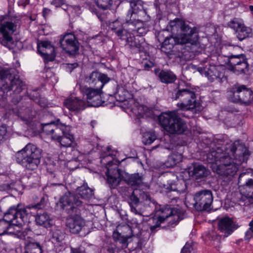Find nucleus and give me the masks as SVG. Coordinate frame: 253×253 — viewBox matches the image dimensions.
<instances>
[{"instance_id": "nucleus-21", "label": "nucleus", "mask_w": 253, "mask_h": 253, "mask_svg": "<svg viewBox=\"0 0 253 253\" xmlns=\"http://www.w3.org/2000/svg\"><path fill=\"white\" fill-rule=\"evenodd\" d=\"M133 235V231L127 224L119 226L117 231L114 232L113 237L123 244H126L128 238Z\"/></svg>"}, {"instance_id": "nucleus-20", "label": "nucleus", "mask_w": 253, "mask_h": 253, "mask_svg": "<svg viewBox=\"0 0 253 253\" xmlns=\"http://www.w3.org/2000/svg\"><path fill=\"white\" fill-rule=\"evenodd\" d=\"M236 228L232 219L228 217H222L218 220V229L225 237L231 234Z\"/></svg>"}, {"instance_id": "nucleus-13", "label": "nucleus", "mask_w": 253, "mask_h": 253, "mask_svg": "<svg viewBox=\"0 0 253 253\" xmlns=\"http://www.w3.org/2000/svg\"><path fill=\"white\" fill-rule=\"evenodd\" d=\"M194 206L197 211L209 209L213 201L212 192L209 190H203L196 192L194 196Z\"/></svg>"}, {"instance_id": "nucleus-43", "label": "nucleus", "mask_w": 253, "mask_h": 253, "mask_svg": "<svg viewBox=\"0 0 253 253\" xmlns=\"http://www.w3.org/2000/svg\"><path fill=\"white\" fill-rule=\"evenodd\" d=\"M42 249L39 243H31L27 247L25 253H42Z\"/></svg>"}, {"instance_id": "nucleus-44", "label": "nucleus", "mask_w": 253, "mask_h": 253, "mask_svg": "<svg viewBox=\"0 0 253 253\" xmlns=\"http://www.w3.org/2000/svg\"><path fill=\"white\" fill-rule=\"evenodd\" d=\"M182 155L178 153H174L168 158V162L170 163V166H174L182 161Z\"/></svg>"}, {"instance_id": "nucleus-15", "label": "nucleus", "mask_w": 253, "mask_h": 253, "mask_svg": "<svg viewBox=\"0 0 253 253\" xmlns=\"http://www.w3.org/2000/svg\"><path fill=\"white\" fill-rule=\"evenodd\" d=\"M101 88L93 87L84 88V92L86 95V99L88 104L91 106L97 107L101 105L100 94L102 92Z\"/></svg>"}, {"instance_id": "nucleus-25", "label": "nucleus", "mask_w": 253, "mask_h": 253, "mask_svg": "<svg viewBox=\"0 0 253 253\" xmlns=\"http://www.w3.org/2000/svg\"><path fill=\"white\" fill-rule=\"evenodd\" d=\"M36 112L29 108H21L19 110L18 116L25 124L30 125L35 121Z\"/></svg>"}, {"instance_id": "nucleus-40", "label": "nucleus", "mask_w": 253, "mask_h": 253, "mask_svg": "<svg viewBox=\"0 0 253 253\" xmlns=\"http://www.w3.org/2000/svg\"><path fill=\"white\" fill-rule=\"evenodd\" d=\"M249 65L247 63V59L242 61L240 64L234 67V68L232 69L233 72L237 74H240L242 73H245L248 71Z\"/></svg>"}, {"instance_id": "nucleus-29", "label": "nucleus", "mask_w": 253, "mask_h": 253, "mask_svg": "<svg viewBox=\"0 0 253 253\" xmlns=\"http://www.w3.org/2000/svg\"><path fill=\"white\" fill-rule=\"evenodd\" d=\"M163 187L166 189L169 190V196L171 197L172 195L171 192H177V193H183L186 189L185 182L183 180H177L174 183H169L167 184L164 183Z\"/></svg>"}, {"instance_id": "nucleus-38", "label": "nucleus", "mask_w": 253, "mask_h": 253, "mask_svg": "<svg viewBox=\"0 0 253 253\" xmlns=\"http://www.w3.org/2000/svg\"><path fill=\"white\" fill-rule=\"evenodd\" d=\"M237 37L240 41L250 37L252 34V30L243 25L236 32Z\"/></svg>"}, {"instance_id": "nucleus-22", "label": "nucleus", "mask_w": 253, "mask_h": 253, "mask_svg": "<svg viewBox=\"0 0 253 253\" xmlns=\"http://www.w3.org/2000/svg\"><path fill=\"white\" fill-rule=\"evenodd\" d=\"M64 105L75 113H78L84 110L86 106L85 101L78 97L66 99L64 102Z\"/></svg>"}, {"instance_id": "nucleus-32", "label": "nucleus", "mask_w": 253, "mask_h": 253, "mask_svg": "<svg viewBox=\"0 0 253 253\" xmlns=\"http://www.w3.org/2000/svg\"><path fill=\"white\" fill-rule=\"evenodd\" d=\"M132 111L138 117H143L145 116L148 117L151 115L152 111L146 106L139 105L138 103H135L134 106L131 108Z\"/></svg>"}, {"instance_id": "nucleus-60", "label": "nucleus", "mask_w": 253, "mask_h": 253, "mask_svg": "<svg viewBox=\"0 0 253 253\" xmlns=\"http://www.w3.org/2000/svg\"><path fill=\"white\" fill-rule=\"evenodd\" d=\"M249 9L251 11L253 12V5H250L249 6Z\"/></svg>"}, {"instance_id": "nucleus-51", "label": "nucleus", "mask_w": 253, "mask_h": 253, "mask_svg": "<svg viewBox=\"0 0 253 253\" xmlns=\"http://www.w3.org/2000/svg\"><path fill=\"white\" fill-rule=\"evenodd\" d=\"M170 203H171L170 206H174L176 204L177 206H179V204L181 203V202L178 197L175 196L171 199Z\"/></svg>"}, {"instance_id": "nucleus-34", "label": "nucleus", "mask_w": 253, "mask_h": 253, "mask_svg": "<svg viewBox=\"0 0 253 253\" xmlns=\"http://www.w3.org/2000/svg\"><path fill=\"white\" fill-rule=\"evenodd\" d=\"M36 221L37 224L46 228L50 227L52 225V220L49 215L45 212L37 214L36 216Z\"/></svg>"}, {"instance_id": "nucleus-7", "label": "nucleus", "mask_w": 253, "mask_h": 253, "mask_svg": "<svg viewBox=\"0 0 253 253\" xmlns=\"http://www.w3.org/2000/svg\"><path fill=\"white\" fill-rule=\"evenodd\" d=\"M176 111H169L162 113L158 119L162 127L171 134L182 133L187 127L186 124L182 121L178 115L186 117Z\"/></svg>"}, {"instance_id": "nucleus-2", "label": "nucleus", "mask_w": 253, "mask_h": 253, "mask_svg": "<svg viewBox=\"0 0 253 253\" xmlns=\"http://www.w3.org/2000/svg\"><path fill=\"white\" fill-rule=\"evenodd\" d=\"M101 161L102 163L106 165L107 181L113 188H116L122 179L131 186H139L143 183V177L142 174L122 173L121 170L117 168L120 161L114 159L113 155L109 154L103 157Z\"/></svg>"}, {"instance_id": "nucleus-26", "label": "nucleus", "mask_w": 253, "mask_h": 253, "mask_svg": "<svg viewBox=\"0 0 253 253\" xmlns=\"http://www.w3.org/2000/svg\"><path fill=\"white\" fill-rule=\"evenodd\" d=\"M130 9L128 11L127 19H136L138 17L136 14L139 12L145 13L143 6V2L141 0H132L130 1Z\"/></svg>"}, {"instance_id": "nucleus-59", "label": "nucleus", "mask_w": 253, "mask_h": 253, "mask_svg": "<svg viewBox=\"0 0 253 253\" xmlns=\"http://www.w3.org/2000/svg\"><path fill=\"white\" fill-rule=\"evenodd\" d=\"M96 124V122L95 121H92L90 123V125L92 128L94 127V126Z\"/></svg>"}, {"instance_id": "nucleus-18", "label": "nucleus", "mask_w": 253, "mask_h": 253, "mask_svg": "<svg viewBox=\"0 0 253 253\" xmlns=\"http://www.w3.org/2000/svg\"><path fill=\"white\" fill-rule=\"evenodd\" d=\"M85 225L84 219L78 215L72 216L67 220L66 226L71 233H79Z\"/></svg>"}, {"instance_id": "nucleus-52", "label": "nucleus", "mask_w": 253, "mask_h": 253, "mask_svg": "<svg viewBox=\"0 0 253 253\" xmlns=\"http://www.w3.org/2000/svg\"><path fill=\"white\" fill-rule=\"evenodd\" d=\"M51 3L54 5L55 7H59L64 3V0H53Z\"/></svg>"}, {"instance_id": "nucleus-55", "label": "nucleus", "mask_w": 253, "mask_h": 253, "mask_svg": "<svg viewBox=\"0 0 253 253\" xmlns=\"http://www.w3.org/2000/svg\"><path fill=\"white\" fill-rule=\"evenodd\" d=\"M253 236V232L251 231L250 229L247 230L245 233V239L246 240H250Z\"/></svg>"}, {"instance_id": "nucleus-28", "label": "nucleus", "mask_w": 253, "mask_h": 253, "mask_svg": "<svg viewBox=\"0 0 253 253\" xmlns=\"http://www.w3.org/2000/svg\"><path fill=\"white\" fill-rule=\"evenodd\" d=\"M155 73L159 79L163 83L169 84L173 83L177 79L176 76L170 70H155Z\"/></svg>"}, {"instance_id": "nucleus-58", "label": "nucleus", "mask_w": 253, "mask_h": 253, "mask_svg": "<svg viewBox=\"0 0 253 253\" xmlns=\"http://www.w3.org/2000/svg\"><path fill=\"white\" fill-rule=\"evenodd\" d=\"M50 11V10L48 8H44L43 9L42 13L43 15L45 17L46 14H47Z\"/></svg>"}, {"instance_id": "nucleus-50", "label": "nucleus", "mask_w": 253, "mask_h": 253, "mask_svg": "<svg viewBox=\"0 0 253 253\" xmlns=\"http://www.w3.org/2000/svg\"><path fill=\"white\" fill-rule=\"evenodd\" d=\"M192 250V246L190 244L187 243L182 248L181 253H191Z\"/></svg>"}, {"instance_id": "nucleus-35", "label": "nucleus", "mask_w": 253, "mask_h": 253, "mask_svg": "<svg viewBox=\"0 0 253 253\" xmlns=\"http://www.w3.org/2000/svg\"><path fill=\"white\" fill-rule=\"evenodd\" d=\"M110 28L121 39L123 37L126 36L127 33V31L124 29L122 22L118 20L115 21L110 24Z\"/></svg>"}, {"instance_id": "nucleus-9", "label": "nucleus", "mask_w": 253, "mask_h": 253, "mask_svg": "<svg viewBox=\"0 0 253 253\" xmlns=\"http://www.w3.org/2000/svg\"><path fill=\"white\" fill-rule=\"evenodd\" d=\"M43 198H42L40 203L29 206L26 208H20L19 205L17 207H11L4 213L3 219L13 226L22 225L27 220L28 211L27 209L31 208L35 209H41L44 207Z\"/></svg>"}, {"instance_id": "nucleus-46", "label": "nucleus", "mask_w": 253, "mask_h": 253, "mask_svg": "<svg viewBox=\"0 0 253 253\" xmlns=\"http://www.w3.org/2000/svg\"><path fill=\"white\" fill-rule=\"evenodd\" d=\"M253 204V193L249 195H243L240 201V205L244 206H247Z\"/></svg>"}, {"instance_id": "nucleus-54", "label": "nucleus", "mask_w": 253, "mask_h": 253, "mask_svg": "<svg viewBox=\"0 0 253 253\" xmlns=\"http://www.w3.org/2000/svg\"><path fill=\"white\" fill-rule=\"evenodd\" d=\"M71 253H85L84 250L81 248H71Z\"/></svg>"}, {"instance_id": "nucleus-27", "label": "nucleus", "mask_w": 253, "mask_h": 253, "mask_svg": "<svg viewBox=\"0 0 253 253\" xmlns=\"http://www.w3.org/2000/svg\"><path fill=\"white\" fill-rule=\"evenodd\" d=\"M188 173L190 176L194 177L198 179L207 176L209 173V170L203 165L194 164L192 168L188 169Z\"/></svg>"}, {"instance_id": "nucleus-6", "label": "nucleus", "mask_w": 253, "mask_h": 253, "mask_svg": "<svg viewBox=\"0 0 253 253\" xmlns=\"http://www.w3.org/2000/svg\"><path fill=\"white\" fill-rule=\"evenodd\" d=\"M16 162L29 170L36 169L41 163L42 150L29 143L15 154Z\"/></svg>"}, {"instance_id": "nucleus-24", "label": "nucleus", "mask_w": 253, "mask_h": 253, "mask_svg": "<svg viewBox=\"0 0 253 253\" xmlns=\"http://www.w3.org/2000/svg\"><path fill=\"white\" fill-rule=\"evenodd\" d=\"M54 140L59 142L61 146L68 147L72 146L74 141V137L68 132L67 127L64 126H62L61 134L58 135V138L55 139Z\"/></svg>"}, {"instance_id": "nucleus-23", "label": "nucleus", "mask_w": 253, "mask_h": 253, "mask_svg": "<svg viewBox=\"0 0 253 253\" xmlns=\"http://www.w3.org/2000/svg\"><path fill=\"white\" fill-rule=\"evenodd\" d=\"M63 125L58 126L54 122H50L42 125V131L46 135H49L54 140L58 138V135L61 134Z\"/></svg>"}, {"instance_id": "nucleus-30", "label": "nucleus", "mask_w": 253, "mask_h": 253, "mask_svg": "<svg viewBox=\"0 0 253 253\" xmlns=\"http://www.w3.org/2000/svg\"><path fill=\"white\" fill-rule=\"evenodd\" d=\"M38 51L42 56L54 55V48L50 42L44 41L38 44Z\"/></svg>"}, {"instance_id": "nucleus-42", "label": "nucleus", "mask_w": 253, "mask_h": 253, "mask_svg": "<svg viewBox=\"0 0 253 253\" xmlns=\"http://www.w3.org/2000/svg\"><path fill=\"white\" fill-rule=\"evenodd\" d=\"M156 139V136L154 132H146L142 137V142L145 145H150Z\"/></svg>"}, {"instance_id": "nucleus-57", "label": "nucleus", "mask_w": 253, "mask_h": 253, "mask_svg": "<svg viewBox=\"0 0 253 253\" xmlns=\"http://www.w3.org/2000/svg\"><path fill=\"white\" fill-rule=\"evenodd\" d=\"M246 185L250 188L253 189V179H250L246 182Z\"/></svg>"}, {"instance_id": "nucleus-48", "label": "nucleus", "mask_w": 253, "mask_h": 253, "mask_svg": "<svg viewBox=\"0 0 253 253\" xmlns=\"http://www.w3.org/2000/svg\"><path fill=\"white\" fill-rule=\"evenodd\" d=\"M7 132L6 127L4 125L0 126V142L3 141Z\"/></svg>"}, {"instance_id": "nucleus-41", "label": "nucleus", "mask_w": 253, "mask_h": 253, "mask_svg": "<svg viewBox=\"0 0 253 253\" xmlns=\"http://www.w3.org/2000/svg\"><path fill=\"white\" fill-rule=\"evenodd\" d=\"M98 7L102 10L110 9L113 1V0H95Z\"/></svg>"}, {"instance_id": "nucleus-16", "label": "nucleus", "mask_w": 253, "mask_h": 253, "mask_svg": "<svg viewBox=\"0 0 253 253\" xmlns=\"http://www.w3.org/2000/svg\"><path fill=\"white\" fill-rule=\"evenodd\" d=\"M109 81L110 79L106 75L93 71L90 74L87 82L91 87L102 89Z\"/></svg>"}, {"instance_id": "nucleus-56", "label": "nucleus", "mask_w": 253, "mask_h": 253, "mask_svg": "<svg viewBox=\"0 0 253 253\" xmlns=\"http://www.w3.org/2000/svg\"><path fill=\"white\" fill-rule=\"evenodd\" d=\"M39 105L42 107H45L47 105V101L44 98H40L39 101Z\"/></svg>"}, {"instance_id": "nucleus-47", "label": "nucleus", "mask_w": 253, "mask_h": 253, "mask_svg": "<svg viewBox=\"0 0 253 253\" xmlns=\"http://www.w3.org/2000/svg\"><path fill=\"white\" fill-rule=\"evenodd\" d=\"M64 67L67 72H71L74 69L76 68L78 66L77 63H67L64 65Z\"/></svg>"}, {"instance_id": "nucleus-17", "label": "nucleus", "mask_w": 253, "mask_h": 253, "mask_svg": "<svg viewBox=\"0 0 253 253\" xmlns=\"http://www.w3.org/2000/svg\"><path fill=\"white\" fill-rule=\"evenodd\" d=\"M147 198V195L144 192L139 190H134L130 196L128 200V204L130 207L131 211L136 214L143 215V212L140 208V203L138 195Z\"/></svg>"}, {"instance_id": "nucleus-5", "label": "nucleus", "mask_w": 253, "mask_h": 253, "mask_svg": "<svg viewBox=\"0 0 253 253\" xmlns=\"http://www.w3.org/2000/svg\"><path fill=\"white\" fill-rule=\"evenodd\" d=\"M183 214V211L180 209L170 206L161 208L157 211L154 217L150 219V229L154 231L165 221L168 222V227L173 228L182 219Z\"/></svg>"}, {"instance_id": "nucleus-39", "label": "nucleus", "mask_w": 253, "mask_h": 253, "mask_svg": "<svg viewBox=\"0 0 253 253\" xmlns=\"http://www.w3.org/2000/svg\"><path fill=\"white\" fill-rule=\"evenodd\" d=\"M246 59H247L245 58V55L243 54L230 56L228 58V63L231 70L234 68L235 66Z\"/></svg>"}, {"instance_id": "nucleus-14", "label": "nucleus", "mask_w": 253, "mask_h": 253, "mask_svg": "<svg viewBox=\"0 0 253 253\" xmlns=\"http://www.w3.org/2000/svg\"><path fill=\"white\" fill-rule=\"evenodd\" d=\"M60 44L63 49L70 55H75L78 52L79 43L72 34H67L61 38Z\"/></svg>"}, {"instance_id": "nucleus-12", "label": "nucleus", "mask_w": 253, "mask_h": 253, "mask_svg": "<svg viewBox=\"0 0 253 253\" xmlns=\"http://www.w3.org/2000/svg\"><path fill=\"white\" fill-rule=\"evenodd\" d=\"M18 23L17 19L7 20L5 17H0V43L1 44L7 46L12 42V36L16 31Z\"/></svg>"}, {"instance_id": "nucleus-4", "label": "nucleus", "mask_w": 253, "mask_h": 253, "mask_svg": "<svg viewBox=\"0 0 253 253\" xmlns=\"http://www.w3.org/2000/svg\"><path fill=\"white\" fill-rule=\"evenodd\" d=\"M76 191V194L67 192L60 198L59 201L62 208L77 212L78 208L83 207L84 201L89 200L94 195L93 190L86 183L78 187Z\"/></svg>"}, {"instance_id": "nucleus-53", "label": "nucleus", "mask_w": 253, "mask_h": 253, "mask_svg": "<svg viewBox=\"0 0 253 253\" xmlns=\"http://www.w3.org/2000/svg\"><path fill=\"white\" fill-rule=\"evenodd\" d=\"M143 66L146 70H148L149 68L154 66V63L150 61H146L142 62Z\"/></svg>"}, {"instance_id": "nucleus-11", "label": "nucleus", "mask_w": 253, "mask_h": 253, "mask_svg": "<svg viewBox=\"0 0 253 253\" xmlns=\"http://www.w3.org/2000/svg\"><path fill=\"white\" fill-rule=\"evenodd\" d=\"M175 100L179 99L181 103H178V107L183 111L191 110L197 107L195 93L187 88L179 89L172 95Z\"/></svg>"}, {"instance_id": "nucleus-31", "label": "nucleus", "mask_w": 253, "mask_h": 253, "mask_svg": "<svg viewBox=\"0 0 253 253\" xmlns=\"http://www.w3.org/2000/svg\"><path fill=\"white\" fill-rule=\"evenodd\" d=\"M49 235L50 240L54 244L62 242L66 236L65 233L57 227H54L51 229Z\"/></svg>"}, {"instance_id": "nucleus-36", "label": "nucleus", "mask_w": 253, "mask_h": 253, "mask_svg": "<svg viewBox=\"0 0 253 253\" xmlns=\"http://www.w3.org/2000/svg\"><path fill=\"white\" fill-rule=\"evenodd\" d=\"M126 42L129 47L132 49H135L139 52L143 50L144 48L140 43V41L134 36L130 35L129 37H127Z\"/></svg>"}, {"instance_id": "nucleus-19", "label": "nucleus", "mask_w": 253, "mask_h": 253, "mask_svg": "<svg viewBox=\"0 0 253 253\" xmlns=\"http://www.w3.org/2000/svg\"><path fill=\"white\" fill-rule=\"evenodd\" d=\"M198 71L211 82L215 80L219 82L223 76L222 74L219 71L218 67L213 65H209V67H206L204 68L199 67Z\"/></svg>"}, {"instance_id": "nucleus-8", "label": "nucleus", "mask_w": 253, "mask_h": 253, "mask_svg": "<svg viewBox=\"0 0 253 253\" xmlns=\"http://www.w3.org/2000/svg\"><path fill=\"white\" fill-rule=\"evenodd\" d=\"M0 80L2 84L0 87V101L7 97L8 92L13 90L15 94H19L24 88V83L18 78L13 76L9 70L0 69Z\"/></svg>"}, {"instance_id": "nucleus-1", "label": "nucleus", "mask_w": 253, "mask_h": 253, "mask_svg": "<svg viewBox=\"0 0 253 253\" xmlns=\"http://www.w3.org/2000/svg\"><path fill=\"white\" fill-rule=\"evenodd\" d=\"M239 143H232L224 150L218 148L207 155L209 162L214 164L212 166L213 170L225 180H231L238 170V165L234 162V159L236 158L235 153Z\"/></svg>"}, {"instance_id": "nucleus-45", "label": "nucleus", "mask_w": 253, "mask_h": 253, "mask_svg": "<svg viewBox=\"0 0 253 253\" xmlns=\"http://www.w3.org/2000/svg\"><path fill=\"white\" fill-rule=\"evenodd\" d=\"M241 20L234 18L228 23V26L236 31L243 25Z\"/></svg>"}, {"instance_id": "nucleus-33", "label": "nucleus", "mask_w": 253, "mask_h": 253, "mask_svg": "<svg viewBox=\"0 0 253 253\" xmlns=\"http://www.w3.org/2000/svg\"><path fill=\"white\" fill-rule=\"evenodd\" d=\"M127 23L135 27H136V25H140V27H137L136 29H132L133 31H135L138 34V36H143L148 31V29L144 26L143 23L139 20L134 19H127Z\"/></svg>"}, {"instance_id": "nucleus-37", "label": "nucleus", "mask_w": 253, "mask_h": 253, "mask_svg": "<svg viewBox=\"0 0 253 253\" xmlns=\"http://www.w3.org/2000/svg\"><path fill=\"white\" fill-rule=\"evenodd\" d=\"M16 234L13 226L4 219L0 220V236L5 234Z\"/></svg>"}, {"instance_id": "nucleus-61", "label": "nucleus", "mask_w": 253, "mask_h": 253, "mask_svg": "<svg viewBox=\"0 0 253 253\" xmlns=\"http://www.w3.org/2000/svg\"><path fill=\"white\" fill-rule=\"evenodd\" d=\"M134 28L133 29H136V27H140V25H136V27H135V26H134Z\"/></svg>"}, {"instance_id": "nucleus-49", "label": "nucleus", "mask_w": 253, "mask_h": 253, "mask_svg": "<svg viewBox=\"0 0 253 253\" xmlns=\"http://www.w3.org/2000/svg\"><path fill=\"white\" fill-rule=\"evenodd\" d=\"M173 47H172L171 45H165L164 43L161 46V50L162 52L168 54L172 50Z\"/></svg>"}, {"instance_id": "nucleus-10", "label": "nucleus", "mask_w": 253, "mask_h": 253, "mask_svg": "<svg viewBox=\"0 0 253 253\" xmlns=\"http://www.w3.org/2000/svg\"><path fill=\"white\" fill-rule=\"evenodd\" d=\"M230 101L245 106L253 103V91L245 85L237 84L230 88L227 92Z\"/></svg>"}, {"instance_id": "nucleus-3", "label": "nucleus", "mask_w": 253, "mask_h": 253, "mask_svg": "<svg viewBox=\"0 0 253 253\" xmlns=\"http://www.w3.org/2000/svg\"><path fill=\"white\" fill-rule=\"evenodd\" d=\"M171 31L174 33L176 32L177 36L175 37H167L163 43L165 45H171L172 47L176 44L196 43L197 38L196 28H191L182 20L176 19L170 22Z\"/></svg>"}]
</instances>
